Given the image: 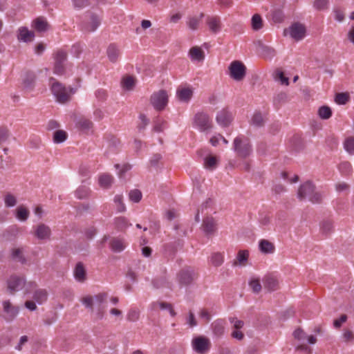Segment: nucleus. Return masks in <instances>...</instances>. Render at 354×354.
Segmentation results:
<instances>
[{
	"instance_id": "f257e3e1",
	"label": "nucleus",
	"mask_w": 354,
	"mask_h": 354,
	"mask_svg": "<svg viewBox=\"0 0 354 354\" xmlns=\"http://www.w3.org/2000/svg\"><path fill=\"white\" fill-rule=\"evenodd\" d=\"M51 80L53 83L50 89L56 101L60 104L69 102L71 100V96L76 93L77 88L71 86L66 87L55 79Z\"/></svg>"
},
{
	"instance_id": "f03ea898",
	"label": "nucleus",
	"mask_w": 354,
	"mask_h": 354,
	"mask_svg": "<svg viewBox=\"0 0 354 354\" xmlns=\"http://www.w3.org/2000/svg\"><path fill=\"white\" fill-rule=\"evenodd\" d=\"M297 197L300 201L308 198L313 203H321L322 200V194L315 190V186L309 180L300 185Z\"/></svg>"
},
{
	"instance_id": "7ed1b4c3",
	"label": "nucleus",
	"mask_w": 354,
	"mask_h": 354,
	"mask_svg": "<svg viewBox=\"0 0 354 354\" xmlns=\"http://www.w3.org/2000/svg\"><path fill=\"white\" fill-rule=\"evenodd\" d=\"M108 297L106 292H100L95 296L87 295L84 297L81 301L82 304L91 312L94 310L95 306L97 307V315L100 318L103 316V309L101 305L106 302Z\"/></svg>"
},
{
	"instance_id": "20e7f679",
	"label": "nucleus",
	"mask_w": 354,
	"mask_h": 354,
	"mask_svg": "<svg viewBox=\"0 0 354 354\" xmlns=\"http://www.w3.org/2000/svg\"><path fill=\"white\" fill-rule=\"evenodd\" d=\"M7 283L8 289L10 293H14L25 288V294H28L31 290H33L37 287L35 282H26L24 277L17 275L11 276Z\"/></svg>"
},
{
	"instance_id": "39448f33",
	"label": "nucleus",
	"mask_w": 354,
	"mask_h": 354,
	"mask_svg": "<svg viewBox=\"0 0 354 354\" xmlns=\"http://www.w3.org/2000/svg\"><path fill=\"white\" fill-rule=\"evenodd\" d=\"M233 147L237 156L242 158L250 156L252 152V145L245 138L236 137L234 140Z\"/></svg>"
},
{
	"instance_id": "423d86ee",
	"label": "nucleus",
	"mask_w": 354,
	"mask_h": 354,
	"mask_svg": "<svg viewBox=\"0 0 354 354\" xmlns=\"http://www.w3.org/2000/svg\"><path fill=\"white\" fill-rule=\"evenodd\" d=\"M194 126L203 132H207L213 127L209 116L204 112H199L195 115Z\"/></svg>"
},
{
	"instance_id": "0eeeda50",
	"label": "nucleus",
	"mask_w": 354,
	"mask_h": 354,
	"mask_svg": "<svg viewBox=\"0 0 354 354\" xmlns=\"http://www.w3.org/2000/svg\"><path fill=\"white\" fill-rule=\"evenodd\" d=\"M306 29L304 24L295 22L292 24L288 29H285L283 35H287L289 33L291 38L298 41L302 40L306 36Z\"/></svg>"
},
{
	"instance_id": "6e6552de",
	"label": "nucleus",
	"mask_w": 354,
	"mask_h": 354,
	"mask_svg": "<svg viewBox=\"0 0 354 354\" xmlns=\"http://www.w3.org/2000/svg\"><path fill=\"white\" fill-rule=\"evenodd\" d=\"M150 102L155 109L161 111L167 104L168 95L165 90H160L151 95Z\"/></svg>"
},
{
	"instance_id": "1a4fd4ad",
	"label": "nucleus",
	"mask_w": 354,
	"mask_h": 354,
	"mask_svg": "<svg viewBox=\"0 0 354 354\" xmlns=\"http://www.w3.org/2000/svg\"><path fill=\"white\" fill-rule=\"evenodd\" d=\"M230 75L236 81H241L244 79L246 74V67L240 61L232 62L230 66Z\"/></svg>"
},
{
	"instance_id": "9d476101",
	"label": "nucleus",
	"mask_w": 354,
	"mask_h": 354,
	"mask_svg": "<svg viewBox=\"0 0 354 354\" xmlns=\"http://www.w3.org/2000/svg\"><path fill=\"white\" fill-rule=\"evenodd\" d=\"M2 305L3 319L7 322L13 321L19 313V306L13 305L9 300L3 301Z\"/></svg>"
},
{
	"instance_id": "9b49d317",
	"label": "nucleus",
	"mask_w": 354,
	"mask_h": 354,
	"mask_svg": "<svg viewBox=\"0 0 354 354\" xmlns=\"http://www.w3.org/2000/svg\"><path fill=\"white\" fill-rule=\"evenodd\" d=\"M67 59V53L63 50H58L55 56V64L53 71L58 75H62L65 73L64 62Z\"/></svg>"
},
{
	"instance_id": "f8f14e48",
	"label": "nucleus",
	"mask_w": 354,
	"mask_h": 354,
	"mask_svg": "<svg viewBox=\"0 0 354 354\" xmlns=\"http://www.w3.org/2000/svg\"><path fill=\"white\" fill-rule=\"evenodd\" d=\"M195 278L196 274L194 270L190 268L183 269L177 274V280L180 286L190 285Z\"/></svg>"
},
{
	"instance_id": "ddd939ff",
	"label": "nucleus",
	"mask_w": 354,
	"mask_h": 354,
	"mask_svg": "<svg viewBox=\"0 0 354 354\" xmlns=\"http://www.w3.org/2000/svg\"><path fill=\"white\" fill-rule=\"evenodd\" d=\"M193 349L199 354H204L210 347L209 340L205 337H198L192 339Z\"/></svg>"
},
{
	"instance_id": "4468645a",
	"label": "nucleus",
	"mask_w": 354,
	"mask_h": 354,
	"mask_svg": "<svg viewBox=\"0 0 354 354\" xmlns=\"http://www.w3.org/2000/svg\"><path fill=\"white\" fill-rule=\"evenodd\" d=\"M34 235L39 240L49 239L51 236V229L44 223H39L35 227Z\"/></svg>"
},
{
	"instance_id": "2eb2a0df",
	"label": "nucleus",
	"mask_w": 354,
	"mask_h": 354,
	"mask_svg": "<svg viewBox=\"0 0 354 354\" xmlns=\"http://www.w3.org/2000/svg\"><path fill=\"white\" fill-rule=\"evenodd\" d=\"M232 119V113L225 109L218 111L216 117L217 123L223 127L229 126Z\"/></svg>"
},
{
	"instance_id": "dca6fc26",
	"label": "nucleus",
	"mask_w": 354,
	"mask_h": 354,
	"mask_svg": "<svg viewBox=\"0 0 354 354\" xmlns=\"http://www.w3.org/2000/svg\"><path fill=\"white\" fill-rule=\"evenodd\" d=\"M202 228L205 234L212 235L216 231L217 225L212 217H207L203 221Z\"/></svg>"
},
{
	"instance_id": "f3484780",
	"label": "nucleus",
	"mask_w": 354,
	"mask_h": 354,
	"mask_svg": "<svg viewBox=\"0 0 354 354\" xmlns=\"http://www.w3.org/2000/svg\"><path fill=\"white\" fill-rule=\"evenodd\" d=\"M207 24L209 30L214 34L218 33L221 30V19L217 16L207 17Z\"/></svg>"
},
{
	"instance_id": "a211bd4d",
	"label": "nucleus",
	"mask_w": 354,
	"mask_h": 354,
	"mask_svg": "<svg viewBox=\"0 0 354 354\" xmlns=\"http://www.w3.org/2000/svg\"><path fill=\"white\" fill-rule=\"evenodd\" d=\"M73 274L75 280L80 283H84L86 279V271L82 262H78L74 269Z\"/></svg>"
},
{
	"instance_id": "6ab92c4d",
	"label": "nucleus",
	"mask_w": 354,
	"mask_h": 354,
	"mask_svg": "<svg viewBox=\"0 0 354 354\" xmlns=\"http://www.w3.org/2000/svg\"><path fill=\"white\" fill-rule=\"evenodd\" d=\"M263 286L268 291L272 292L279 288V281L277 279L272 275H266L263 279Z\"/></svg>"
},
{
	"instance_id": "aec40b11",
	"label": "nucleus",
	"mask_w": 354,
	"mask_h": 354,
	"mask_svg": "<svg viewBox=\"0 0 354 354\" xmlns=\"http://www.w3.org/2000/svg\"><path fill=\"white\" fill-rule=\"evenodd\" d=\"M106 55L110 62L115 63L120 56V50L115 44H111L106 49Z\"/></svg>"
},
{
	"instance_id": "412c9836",
	"label": "nucleus",
	"mask_w": 354,
	"mask_h": 354,
	"mask_svg": "<svg viewBox=\"0 0 354 354\" xmlns=\"http://www.w3.org/2000/svg\"><path fill=\"white\" fill-rule=\"evenodd\" d=\"M189 55L193 62H201L205 59V53L201 48L198 46L191 48L189 51Z\"/></svg>"
},
{
	"instance_id": "4be33fe9",
	"label": "nucleus",
	"mask_w": 354,
	"mask_h": 354,
	"mask_svg": "<svg viewBox=\"0 0 354 354\" xmlns=\"http://www.w3.org/2000/svg\"><path fill=\"white\" fill-rule=\"evenodd\" d=\"M158 307L161 310H168L171 317H175L176 315L172 305L169 303L165 301H155L150 305V308L152 310H156Z\"/></svg>"
},
{
	"instance_id": "5701e85b",
	"label": "nucleus",
	"mask_w": 354,
	"mask_h": 354,
	"mask_svg": "<svg viewBox=\"0 0 354 354\" xmlns=\"http://www.w3.org/2000/svg\"><path fill=\"white\" fill-rule=\"evenodd\" d=\"M178 100L183 102H188L193 96V90L190 88H182L176 92Z\"/></svg>"
},
{
	"instance_id": "b1692460",
	"label": "nucleus",
	"mask_w": 354,
	"mask_h": 354,
	"mask_svg": "<svg viewBox=\"0 0 354 354\" xmlns=\"http://www.w3.org/2000/svg\"><path fill=\"white\" fill-rule=\"evenodd\" d=\"M213 333L217 337H221L225 332V322L223 319L215 320L212 324Z\"/></svg>"
},
{
	"instance_id": "393cba45",
	"label": "nucleus",
	"mask_w": 354,
	"mask_h": 354,
	"mask_svg": "<svg viewBox=\"0 0 354 354\" xmlns=\"http://www.w3.org/2000/svg\"><path fill=\"white\" fill-rule=\"evenodd\" d=\"M259 248L263 254H272L275 250L274 245L266 239H261L259 241Z\"/></svg>"
},
{
	"instance_id": "a878e982",
	"label": "nucleus",
	"mask_w": 354,
	"mask_h": 354,
	"mask_svg": "<svg viewBox=\"0 0 354 354\" xmlns=\"http://www.w3.org/2000/svg\"><path fill=\"white\" fill-rule=\"evenodd\" d=\"M34 32L28 30L25 27L19 29L18 39L24 42L30 41L34 38Z\"/></svg>"
},
{
	"instance_id": "bb28decb",
	"label": "nucleus",
	"mask_w": 354,
	"mask_h": 354,
	"mask_svg": "<svg viewBox=\"0 0 354 354\" xmlns=\"http://www.w3.org/2000/svg\"><path fill=\"white\" fill-rule=\"evenodd\" d=\"M33 27L38 32H45L48 29L49 25L44 17H37L33 21Z\"/></svg>"
},
{
	"instance_id": "cd10ccee",
	"label": "nucleus",
	"mask_w": 354,
	"mask_h": 354,
	"mask_svg": "<svg viewBox=\"0 0 354 354\" xmlns=\"http://www.w3.org/2000/svg\"><path fill=\"white\" fill-rule=\"evenodd\" d=\"M136 80L133 76H125L121 81V85L123 89L131 91L134 88Z\"/></svg>"
},
{
	"instance_id": "c85d7f7f",
	"label": "nucleus",
	"mask_w": 354,
	"mask_h": 354,
	"mask_svg": "<svg viewBox=\"0 0 354 354\" xmlns=\"http://www.w3.org/2000/svg\"><path fill=\"white\" fill-rule=\"evenodd\" d=\"M100 19L95 15L91 16V21L85 26L84 29L88 32L95 31L100 26Z\"/></svg>"
},
{
	"instance_id": "c756f323",
	"label": "nucleus",
	"mask_w": 354,
	"mask_h": 354,
	"mask_svg": "<svg viewBox=\"0 0 354 354\" xmlns=\"http://www.w3.org/2000/svg\"><path fill=\"white\" fill-rule=\"evenodd\" d=\"M218 160L216 156H207L204 158L203 165L204 167L209 170H214L216 168Z\"/></svg>"
},
{
	"instance_id": "7c9ffc66",
	"label": "nucleus",
	"mask_w": 354,
	"mask_h": 354,
	"mask_svg": "<svg viewBox=\"0 0 354 354\" xmlns=\"http://www.w3.org/2000/svg\"><path fill=\"white\" fill-rule=\"evenodd\" d=\"M113 178L111 175L104 174L99 177L100 186L104 189H107L112 185Z\"/></svg>"
},
{
	"instance_id": "2f4dec72",
	"label": "nucleus",
	"mask_w": 354,
	"mask_h": 354,
	"mask_svg": "<svg viewBox=\"0 0 354 354\" xmlns=\"http://www.w3.org/2000/svg\"><path fill=\"white\" fill-rule=\"evenodd\" d=\"M110 246L114 252H120L123 251L125 248V244L124 242L120 239L115 238L113 240H111L110 243Z\"/></svg>"
},
{
	"instance_id": "473e14b6",
	"label": "nucleus",
	"mask_w": 354,
	"mask_h": 354,
	"mask_svg": "<svg viewBox=\"0 0 354 354\" xmlns=\"http://www.w3.org/2000/svg\"><path fill=\"white\" fill-rule=\"evenodd\" d=\"M48 293L46 290L43 289H39L35 291L33 294V299L37 302L39 304H43L44 301L47 300Z\"/></svg>"
},
{
	"instance_id": "72a5a7b5",
	"label": "nucleus",
	"mask_w": 354,
	"mask_h": 354,
	"mask_svg": "<svg viewBox=\"0 0 354 354\" xmlns=\"http://www.w3.org/2000/svg\"><path fill=\"white\" fill-rule=\"evenodd\" d=\"M35 75L32 73H27L23 80V86L25 88L30 90L34 86Z\"/></svg>"
},
{
	"instance_id": "f704fd0d",
	"label": "nucleus",
	"mask_w": 354,
	"mask_h": 354,
	"mask_svg": "<svg viewBox=\"0 0 354 354\" xmlns=\"http://www.w3.org/2000/svg\"><path fill=\"white\" fill-rule=\"evenodd\" d=\"M210 262L212 266L218 267L224 262V256L223 253L214 252L211 255Z\"/></svg>"
},
{
	"instance_id": "c9c22d12",
	"label": "nucleus",
	"mask_w": 354,
	"mask_h": 354,
	"mask_svg": "<svg viewBox=\"0 0 354 354\" xmlns=\"http://www.w3.org/2000/svg\"><path fill=\"white\" fill-rule=\"evenodd\" d=\"M252 28L254 30L257 31L263 28V20L260 15L255 14L251 19Z\"/></svg>"
},
{
	"instance_id": "e433bc0d",
	"label": "nucleus",
	"mask_w": 354,
	"mask_h": 354,
	"mask_svg": "<svg viewBox=\"0 0 354 354\" xmlns=\"http://www.w3.org/2000/svg\"><path fill=\"white\" fill-rule=\"evenodd\" d=\"M90 193L91 190L88 187L86 186H80L76 189L75 194L77 198L84 199L88 197Z\"/></svg>"
},
{
	"instance_id": "4c0bfd02",
	"label": "nucleus",
	"mask_w": 354,
	"mask_h": 354,
	"mask_svg": "<svg viewBox=\"0 0 354 354\" xmlns=\"http://www.w3.org/2000/svg\"><path fill=\"white\" fill-rule=\"evenodd\" d=\"M274 80L276 82H280L281 85L288 86L289 84V79L286 77L283 71L277 70L274 73Z\"/></svg>"
},
{
	"instance_id": "58836bf2",
	"label": "nucleus",
	"mask_w": 354,
	"mask_h": 354,
	"mask_svg": "<svg viewBox=\"0 0 354 354\" xmlns=\"http://www.w3.org/2000/svg\"><path fill=\"white\" fill-rule=\"evenodd\" d=\"M329 0H315L313 8L318 11L326 10L328 8Z\"/></svg>"
},
{
	"instance_id": "ea45409f",
	"label": "nucleus",
	"mask_w": 354,
	"mask_h": 354,
	"mask_svg": "<svg viewBox=\"0 0 354 354\" xmlns=\"http://www.w3.org/2000/svg\"><path fill=\"white\" fill-rule=\"evenodd\" d=\"M67 138V134L64 131L57 130L53 133V142L56 144L64 142Z\"/></svg>"
},
{
	"instance_id": "a19ab883",
	"label": "nucleus",
	"mask_w": 354,
	"mask_h": 354,
	"mask_svg": "<svg viewBox=\"0 0 354 354\" xmlns=\"http://www.w3.org/2000/svg\"><path fill=\"white\" fill-rule=\"evenodd\" d=\"M93 125V122L86 118H80L77 122V127L84 131L91 129Z\"/></svg>"
},
{
	"instance_id": "79ce46f5",
	"label": "nucleus",
	"mask_w": 354,
	"mask_h": 354,
	"mask_svg": "<svg viewBox=\"0 0 354 354\" xmlns=\"http://www.w3.org/2000/svg\"><path fill=\"white\" fill-rule=\"evenodd\" d=\"M29 216V211L23 206H19L17 209V218L21 221H25Z\"/></svg>"
},
{
	"instance_id": "37998d69",
	"label": "nucleus",
	"mask_w": 354,
	"mask_h": 354,
	"mask_svg": "<svg viewBox=\"0 0 354 354\" xmlns=\"http://www.w3.org/2000/svg\"><path fill=\"white\" fill-rule=\"evenodd\" d=\"M115 225L116 227L120 230H124L129 226L131 225V223H129L127 219L124 217H118L115 219Z\"/></svg>"
},
{
	"instance_id": "c03bdc74",
	"label": "nucleus",
	"mask_w": 354,
	"mask_h": 354,
	"mask_svg": "<svg viewBox=\"0 0 354 354\" xmlns=\"http://www.w3.org/2000/svg\"><path fill=\"white\" fill-rule=\"evenodd\" d=\"M251 124L257 127H261L264 124L263 118L260 113H255L251 120Z\"/></svg>"
},
{
	"instance_id": "a18cd8bd",
	"label": "nucleus",
	"mask_w": 354,
	"mask_h": 354,
	"mask_svg": "<svg viewBox=\"0 0 354 354\" xmlns=\"http://www.w3.org/2000/svg\"><path fill=\"white\" fill-rule=\"evenodd\" d=\"M204 17V14L202 12L200 14V17H190L187 21L189 28L193 30L198 28L201 19Z\"/></svg>"
},
{
	"instance_id": "49530a36",
	"label": "nucleus",
	"mask_w": 354,
	"mask_h": 354,
	"mask_svg": "<svg viewBox=\"0 0 354 354\" xmlns=\"http://www.w3.org/2000/svg\"><path fill=\"white\" fill-rule=\"evenodd\" d=\"M318 114L322 119L327 120L331 116L332 111L330 107L323 106L319 109Z\"/></svg>"
},
{
	"instance_id": "de8ad7c7",
	"label": "nucleus",
	"mask_w": 354,
	"mask_h": 354,
	"mask_svg": "<svg viewBox=\"0 0 354 354\" xmlns=\"http://www.w3.org/2000/svg\"><path fill=\"white\" fill-rule=\"evenodd\" d=\"M12 257L21 263H25L26 261V258L23 255L22 250L20 248L12 250Z\"/></svg>"
},
{
	"instance_id": "09e8293b",
	"label": "nucleus",
	"mask_w": 354,
	"mask_h": 354,
	"mask_svg": "<svg viewBox=\"0 0 354 354\" xmlns=\"http://www.w3.org/2000/svg\"><path fill=\"white\" fill-rule=\"evenodd\" d=\"M345 150L350 154L354 153V137H349L344 141Z\"/></svg>"
},
{
	"instance_id": "8fccbe9b",
	"label": "nucleus",
	"mask_w": 354,
	"mask_h": 354,
	"mask_svg": "<svg viewBox=\"0 0 354 354\" xmlns=\"http://www.w3.org/2000/svg\"><path fill=\"white\" fill-rule=\"evenodd\" d=\"M140 311L138 309H131L127 313V319L129 322H135L139 319Z\"/></svg>"
},
{
	"instance_id": "3c124183",
	"label": "nucleus",
	"mask_w": 354,
	"mask_h": 354,
	"mask_svg": "<svg viewBox=\"0 0 354 354\" xmlns=\"http://www.w3.org/2000/svg\"><path fill=\"white\" fill-rule=\"evenodd\" d=\"M249 252L248 250H240L236 257V260L239 265H244L248 261Z\"/></svg>"
},
{
	"instance_id": "603ef678",
	"label": "nucleus",
	"mask_w": 354,
	"mask_h": 354,
	"mask_svg": "<svg viewBox=\"0 0 354 354\" xmlns=\"http://www.w3.org/2000/svg\"><path fill=\"white\" fill-rule=\"evenodd\" d=\"M114 202L117 205V210L123 212L126 210L125 205L123 203V198L121 195H116L114 197Z\"/></svg>"
},
{
	"instance_id": "864d4df0",
	"label": "nucleus",
	"mask_w": 354,
	"mask_h": 354,
	"mask_svg": "<svg viewBox=\"0 0 354 354\" xmlns=\"http://www.w3.org/2000/svg\"><path fill=\"white\" fill-rule=\"evenodd\" d=\"M340 172L344 175H348L352 171V167L348 162H342L339 165Z\"/></svg>"
},
{
	"instance_id": "5fc2aeb1",
	"label": "nucleus",
	"mask_w": 354,
	"mask_h": 354,
	"mask_svg": "<svg viewBox=\"0 0 354 354\" xmlns=\"http://www.w3.org/2000/svg\"><path fill=\"white\" fill-rule=\"evenodd\" d=\"M249 285L254 293H259L261 290L262 286L259 279H252Z\"/></svg>"
},
{
	"instance_id": "6e6d98bb",
	"label": "nucleus",
	"mask_w": 354,
	"mask_h": 354,
	"mask_svg": "<svg viewBox=\"0 0 354 354\" xmlns=\"http://www.w3.org/2000/svg\"><path fill=\"white\" fill-rule=\"evenodd\" d=\"M349 100V95L347 93H339L335 96V102L338 104H345Z\"/></svg>"
},
{
	"instance_id": "4d7b16f0",
	"label": "nucleus",
	"mask_w": 354,
	"mask_h": 354,
	"mask_svg": "<svg viewBox=\"0 0 354 354\" xmlns=\"http://www.w3.org/2000/svg\"><path fill=\"white\" fill-rule=\"evenodd\" d=\"M129 196L132 202L138 203L142 198V193L138 189H133L129 192Z\"/></svg>"
},
{
	"instance_id": "13d9d810",
	"label": "nucleus",
	"mask_w": 354,
	"mask_h": 354,
	"mask_svg": "<svg viewBox=\"0 0 354 354\" xmlns=\"http://www.w3.org/2000/svg\"><path fill=\"white\" fill-rule=\"evenodd\" d=\"M333 230V224L330 221H324L321 224V231L325 234L330 233Z\"/></svg>"
},
{
	"instance_id": "bf43d9fd",
	"label": "nucleus",
	"mask_w": 354,
	"mask_h": 354,
	"mask_svg": "<svg viewBox=\"0 0 354 354\" xmlns=\"http://www.w3.org/2000/svg\"><path fill=\"white\" fill-rule=\"evenodd\" d=\"M292 335L295 339L299 341H304L307 337L306 333L301 328L295 330Z\"/></svg>"
},
{
	"instance_id": "052dcab7",
	"label": "nucleus",
	"mask_w": 354,
	"mask_h": 354,
	"mask_svg": "<svg viewBox=\"0 0 354 354\" xmlns=\"http://www.w3.org/2000/svg\"><path fill=\"white\" fill-rule=\"evenodd\" d=\"M272 20L274 23H281L284 20V15L281 10H277L272 13Z\"/></svg>"
},
{
	"instance_id": "680f3d73",
	"label": "nucleus",
	"mask_w": 354,
	"mask_h": 354,
	"mask_svg": "<svg viewBox=\"0 0 354 354\" xmlns=\"http://www.w3.org/2000/svg\"><path fill=\"white\" fill-rule=\"evenodd\" d=\"M229 321L233 325L234 330H240L244 326V322L242 320L238 319L236 317H230Z\"/></svg>"
},
{
	"instance_id": "e2e57ef3",
	"label": "nucleus",
	"mask_w": 354,
	"mask_h": 354,
	"mask_svg": "<svg viewBox=\"0 0 354 354\" xmlns=\"http://www.w3.org/2000/svg\"><path fill=\"white\" fill-rule=\"evenodd\" d=\"M4 201L6 206L8 207H13L17 203L16 198L11 194L5 196Z\"/></svg>"
},
{
	"instance_id": "0e129e2a",
	"label": "nucleus",
	"mask_w": 354,
	"mask_h": 354,
	"mask_svg": "<svg viewBox=\"0 0 354 354\" xmlns=\"http://www.w3.org/2000/svg\"><path fill=\"white\" fill-rule=\"evenodd\" d=\"M73 6L75 9H83L89 5L88 0H72Z\"/></svg>"
},
{
	"instance_id": "69168bd1",
	"label": "nucleus",
	"mask_w": 354,
	"mask_h": 354,
	"mask_svg": "<svg viewBox=\"0 0 354 354\" xmlns=\"http://www.w3.org/2000/svg\"><path fill=\"white\" fill-rule=\"evenodd\" d=\"M287 99V94L284 92H281L278 94H277L274 97V103L276 104H279L281 103H283L286 101Z\"/></svg>"
},
{
	"instance_id": "338daca9",
	"label": "nucleus",
	"mask_w": 354,
	"mask_h": 354,
	"mask_svg": "<svg viewBox=\"0 0 354 354\" xmlns=\"http://www.w3.org/2000/svg\"><path fill=\"white\" fill-rule=\"evenodd\" d=\"M263 54L266 58L271 59L275 55V50L271 47L264 46L263 47Z\"/></svg>"
},
{
	"instance_id": "774afa93",
	"label": "nucleus",
	"mask_w": 354,
	"mask_h": 354,
	"mask_svg": "<svg viewBox=\"0 0 354 354\" xmlns=\"http://www.w3.org/2000/svg\"><path fill=\"white\" fill-rule=\"evenodd\" d=\"M96 98L101 102H104L106 100L107 93L106 91L102 88L97 90L95 93Z\"/></svg>"
}]
</instances>
